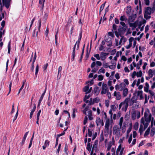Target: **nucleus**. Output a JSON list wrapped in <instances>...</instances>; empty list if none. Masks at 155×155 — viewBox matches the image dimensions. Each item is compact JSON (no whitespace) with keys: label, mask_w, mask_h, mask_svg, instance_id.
Returning <instances> with one entry per match:
<instances>
[{"label":"nucleus","mask_w":155,"mask_h":155,"mask_svg":"<svg viewBox=\"0 0 155 155\" xmlns=\"http://www.w3.org/2000/svg\"><path fill=\"white\" fill-rule=\"evenodd\" d=\"M155 10V4L153 5L151 8L150 7L145 8L144 13V18L146 19H148L151 18L150 15L152 13H153Z\"/></svg>","instance_id":"obj_1"},{"label":"nucleus","mask_w":155,"mask_h":155,"mask_svg":"<svg viewBox=\"0 0 155 155\" xmlns=\"http://www.w3.org/2000/svg\"><path fill=\"white\" fill-rule=\"evenodd\" d=\"M130 100L129 98H127L122 102H121L119 106L118 109L120 110L121 108V110L126 112L128 106V102Z\"/></svg>","instance_id":"obj_2"},{"label":"nucleus","mask_w":155,"mask_h":155,"mask_svg":"<svg viewBox=\"0 0 155 155\" xmlns=\"http://www.w3.org/2000/svg\"><path fill=\"white\" fill-rule=\"evenodd\" d=\"M145 121L150 122L151 120V114H150V110L148 109H146L144 114Z\"/></svg>","instance_id":"obj_3"},{"label":"nucleus","mask_w":155,"mask_h":155,"mask_svg":"<svg viewBox=\"0 0 155 155\" xmlns=\"http://www.w3.org/2000/svg\"><path fill=\"white\" fill-rule=\"evenodd\" d=\"M121 128L119 127L117 125L114 126L113 130V134L114 135H116V136L119 137L121 136L120 134V129Z\"/></svg>","instance_id":"obj_4"},{"label":"nucleus","mask_w":155,"mask_h":155,"mask_svg":"<svg viewBox=\"0 0 155 155\" xmlns=\"http://www.w3.org/2000/svg\"><path fill=\"white\" fill-rule=\"evenodd\" d=\"M110 120L107 119L106 120L105 125L104 132L105 135H108L109 131Z\"/></svg>","instance_id":"obj_5"},{"label":"nucleus","mask_w":155,"mask_h":155,"mask_svg":"<svg viewBox=\"0 0 155 155\" xmlns=\"http://www.w3.org/2000/svg\"><path fill=\"white\" fill-rule=\"evenodd\" d=\"M127 28V26H120L119 28L118 29V31H119V33L124 34Z\"/></svg>","instance_id":"obj_6"},{"label":"nucleus","mask_w":155,"mask_h":155,"mask_svg":"<svg viewBox=\"0 0 155 155\" xmlns=\"http://www.w3.org/2000/svg\"><path fill=\"white\" fill-rule=\"evenodd\" d=\"M108 90V88L107 87V84H104L103 83L102 84V91H101V94H105L107 92V91Z\"/></svg>","instance_id":"obj_7"},{"label":"nucleus","mask_w":155,"mask_h":155,"mask_svg":"<svg viewBox=\"0 0 155 155\" xmlns=\"http://www.w3.org/2000/svg\"><path fill=\"white\" fill-rule=\"evenodd\" d=\"M109 53H104L103 52H101L100 54V59L102 61H104L107 58V56L108 55Z\"/></svg>","instance_id":"obj_8"},{"label":"nucleus","mask_w":155,"mask_h":155,"mask_svg":"<svg viewBox=\"0 0 155 155\" xmlns=\"http://www.w3.org/2000/svg\"><path fill=\"white\" fill-rule=\"evenodd\" d=\"M10 1L11 0H2L3 5H4L7 8H8L9 7Z\"/></svg>","instance_id":"obj_9"},{"label":"nucleus","mask_w":155,"mask_h":155,"mask_svg":"<svg viewBox=\"0 0 155 155\" xmlns=\"http://www.w3.org/2000/svg\"><path fill=\"white\" fill-rule=\"evenodd\" d=\"M114 96L116 97L117 100H120L121 98V96L120 92L115 91L114 94Z\"/></svg>","instance_id":"obj_10"},{"label":"nucleus","mask_w":155,"mask_h":155,"mask_svg":"<svg viewBox=\"0 0 155 155\" xmlns=\"http://www.w3.org/2000/svg\"><path fill=\"white\" fill-rule=\"evenodd\" d=\"M46 88H45V91L44 92V93L42 94L41 96L40 97V98L38 101V106H37V107H39V106L40 105V104L43 99V98L44 97V96L45 93V92H46Z\"/></svg>","instance_id":"obj_11"},{"label":"nucleus","mask_w":155,"mask_h":155,"mask_svg":"<svg viewBox=\"0 0 155 155\" xmlns=\"http://www.w3.org/2000/svg\"><path fill=\"white\" fill-rule=\"evenodd\" d=\"M137 15L136 14H133L132 15L130 16L128 18L129 21L131 22H133L136 17Z\"/></svg>","instance_id":"obj_12"},{"label":"nucleus","mask_w":155,"mask_h":155,"mask_svg":"<svg viewBox=\"0 0 155 155\" xmlns=\"http://www.w3.org/2000/svg\"><path fill=\"white\" fill-rule=\"evenodd\" d=\"M148 75L150 77L152 78L155 73V70H153L151 69H150L148 71Z\"/></svg>","instance_id":"obj_13"},{"label":"nucleus","mask_w":155,"mask_h":155,"mask_svg":"<svg viewBox=\"0 0 155 155\" xmlns=\"http://www.w3.org/2000/svg\"><path fill=\"white\" fill-rule=\"evenodd\" d=\"M119 91H122L126 88V85L124 83H121L119 85Z\"/></svg>","instance_id":"obj_14"},{"label":"nucleus","mask_w":155,"mask_h":155,"mask_svg":"<svg viewBox=\"0 0 155 155\" xmlns=\"http://www.w3.org/2000/svg\"><path fill=\"white\" fill-rule=\"evenodd\" d=\"M97 144L98 141L97 140H96L95 141L92 147V149H94L95 153L97 152Z\"/></svg>","instance_id":"obj_15"},{"label":"nucleus","mask_w":155,"mask_h":155,"mask_svg":"<svg viewBox=\"0 0 155 155\" xmlns=\"http://www.w3.org/2000/svg\"><path fill=\"white\" fill-rule=\"evenodd\" d=\"M123 91V96L124 97H126L127 94H128V90L127 88H126L122 90Z\"/></svg>","instance_id":"obj_16"},{"label":"nucleus","mask_w":155,"mask_h":155,"mask_svg":"<svg viewBox=\"0 0 155 155\" xmlns=\"http://www.w3.org/2000/svg\"><path fill=\"white\" fill-rule=\"evenodd\" d=\"M28 131L26 132L24 134L23 138L22 139V140L21 142V144L22 145H23L25 143V140L26 138V137L28 135Z\"/></svg>","instance_id":"obj_17"},{"label":"nucleus","mask_w":155,"mask_h":155,"mask_svg":"<svg viewBox=\"0 0 155 155\" xmlns=\"http://www.w3.org/2000/svg\"><path fill=\"white\" fill-rule=\"evenodd\" d=\"M87 116L88 117V118L89 120H92L93 119L92 117V113L91 110H89L88 111Z\"/></svg>","instance_id":"obj_18"},{"label":"nucleus","mask_w":155,"mask_h":155,"mask_svg":"<svg viewBox=\"0 0 155 155\" xmlns=\"http://www.w3.org/2000/svg\"><path fill=\"white\" fill-rule=\"evenodd\" d=\"M144 128L143 127L142 125H140V128L139 129V132L140 133V135H141L142 133L145 130Z\"/></svg>","instance_id":"obj_19"},{"label":"nucleus","mask_w":155,"mask_h":155,"mask_svg":"<svg viewBox=\"0 0 155 155\" xmlns=\"http://www.w3.org/2000/svg\"><path fill=\"white\" fill-rule=\"evenodd\" d=\"M82 32L81 31L79 35V38H78V40L77 41V43H78V48L79 45L80 43L82 37Z\"/></svg>","instance_id":"obj_20"},{"label":"nucleus","mask_w":155,"mask_h":155,"mask_svg":"<svg viewBox=\"0 0 155 155\" xmlns=\"http://www.w3.org/2000/svg\"><path fill=\"white\" fill-rule=\"evenodd\" d=\"M89 85H87V86H86L83 89V91L84 92L86 93V94L88 93L89 92H88L89 91Z\"/></svg>","instance_id":"obj_21"},{"label":"nucleus","mask_w":155,"mask_h":155,"mask_svg":"<svg viewBox=\"0 0 155 155\" xmlns=\"http://www.w3.org/2000/svg\"><path fill=\"white\" fill-rule=\"evenodd\" d=\"M149 87L148 84L147 82H146L145 83V86L144 87V90L146 92H148V91Z\"/></svg>","instance_id":"obj_22"},{"label":"nucleus","mask_w":155,"mask_h":155,"mask_svg":"<svg viewBox=\"0 0 155 155\" xmlns=\"http://www.w3.org/2000/svg\"><path fill=\"white\" fill-rule=\"evenodd\" d=\"M91 147L92 145H91L90 143H88L87 145L86 149L89 152H90L91 150Z\"/></svg>","instance_id":"obj_23"},{"label":"nucleus","mask_w":155,"mask_h":155,"mask_svg":"<svg viewBox=\"0 0 155 155\" xmlns=\"http://www.w3.org/2000/svg\"><path fill=\"white\" fill-rule=\"evenodd\" d=\"M129 26L131 27H132V30L136 28L137 26V25L135 23H130Z\"/></svg>","instance_id":"obj_24"},{"label":"nucleus","mask_w":155,"mask_h":155,"mask_svg":"<svg viewBox=\"0 0 155 155\" xmlns=\"http://www.w3.org/2000/svg\"><path fill=\"white\" fill-rule=\"evenodd\" d=\"M121 149H122L121 145V144H120L119 145L118 148L117 149V150H116V155H118L119 151H120Z\"/></svg>","instance_id":"obj_25"},{"label":"nucleus","mask_w":155,"mask_h":155,"mask_svg":"<svg viewBox=\"0 0 155 155\" xmlns=\"http://www.w3.org/2000/svg\"><path fill=\"white\" fill-rule=\"evenodd\" d=\"M150 130V129L149 128H148L145 131L144 134V136L145 137H146L149 134Z\"/></svg>","instance_id":"obj_26"},{"label":"nucleus","mask_w":155,"mask_h":155,"mask_svg":"<svg viewBox=\"0 0 155 155\" xmlns=\"http://www.w3.org/2000/svg\"><path fill=\"white\" fill-rule=\"evenodd\" d=\"M120 20L121 21H126L127 20V18L124 15L121 16Z\"/></svg>","instance_id":"obj_27"},{"label":"nucleus","mask_w":155,"mask_h":155,"mask_svg":"<svg viewBox=\"0 0 155 155\" xmlns=\"http://www.w3.org/2000/svg\"><path fill=\"white\" fill-rule=\"evenodd\" d=\"M123 117H121L120 118L119 122V125L120 128H121L122 124L123 122Z\"/></svg>","instance_id":"obj_28"},{"label":"nucleus","mask_w":155,"mask_h":155,"mask_svg":"<svg viewBox=\"0 0 155 155\" xmlns=\"http://www.w3.org/2000/svg\"><path fill=\"white\" fill-rule=\"evenodd\" d=\"M38 23L39 26H38V31H37V34H36L37 36V34H38V32H40V28H41V20H38Z\"/></svg>","instance_id":"obj_29"},{"label":"nucleus","mask_w":155,"mask_h":155,"mask_svg":"<svg viewBox=\"0 0 155 155\" xmlns=\"http://www.w3.org/2000/svg\"><path fill=\"white\" fill-rule=\"evenodd\" d=\"M114 33L116 36L118 38L119 37V36L121 37L122 36V35H123L122 34H120V33H119V31H116V32H114Z\"/></svg>","instance_id":"obj_30"},{"label":"nucleus","mask_w":155,"mask_h":155,"mask_svg":"<svg viewBox=\"0 0 155 155\" xmlns=\"http://www.w3.org/2000/svg\"><path fill=\"white\" fill-rule=\"evenodd\" d=\"M136 112L134 111L132 114V118L133 120H134L135 119L136 116Z\"/></svg>","instance_id":"obj_31"},{"label":"nucleus","mask_w":155,"mask_h":155,"mask_svg":"<svg viewBox=\"0 0 155 155\" xmlns=\"http://www.w3.org/2000/svg\"><path fill=\"white\" fill-rule=\"evenodd\" d=\"M94 92L95 94H97L99 92L98 91V87H95L94 89Z\"/></svg>","instance_id":"obj_32"},{"label":"nucleus","mask_w":155,"mask_h":155,"mask_svg":"<svg viewBox=\"0 0 155 155\" xmlns=\"http://www.w3.org/2000/svg\"><path fill=\"white\" fill-rule=\"evenodd\" d=\"M68 128V127H67L65 130H64V131L62 133H61V134H58L57 135V137H58V138L60 136H61L62 135H64L65 134V133L64 132L65 131L67 130Z\"/></svg>","instance_id":"obj_33"},{"label":"nucleus","mask_w":155,"mask_h":155,"mask_svg":"<svg viewBox=\"0 0 155 155\" xmlns=\"http://www.w3.org/2000/svg\"><path fill=\"white\" fill-rule=\"evenodd\" d=\"M142 73L141 71H140L139 72L136 73V75L137 77H141L142 75Z\"/></svg>","instance_id":"obj_34"},{"label":"nucleus","mask_w":155,"mask_h":155,"mask_svg":"<svg viewBox=\"0 0 155 155\" xmlns=\"http://www.w3.org/2000/svg\"><path fill=\"white\" fill-rule=\"evenodd\" d=\"M105 72V69L103 68H101L99 70V71H98V74H101V73H103V74H104Z\"/></svg>","instance_id":"obj_35"},{"label":"nucleus","mask_w":155,"mask_h":155,"mask_svg":"<svg viewBox=\"0 0 155 155\" xmlns=\"http://www.w3.org/2000/svg\"><path fill=\"white\" fill-rule=\"evenodd\" d=\"M106 2L103 4L100 7V14L101 13V12L103 10L105 4Z\"/></svg>","instance_id":"obj_36"},{"label":"nucleus","mask_w":155,"mask_h":155,"mask_svg":"<svg viewBox=\"0 0 155 155\" xmlns=\"http://www.w3.org/2000/svg\"><path fill=\"white\" fill-rule=\"evenodd\" d=\"M64 152H65L66 155H68V146L66 144L64 149Z\"/></svg>","instance_id":"obj_37"},{"label":"nucleus","mask_w":155,"mask_h":155,"mask_svg":"<svg viewBox=\"0 0 155 155\" xmlns=\"http://www.w3.org/2000/svg\"><path fill=\"white\" fill-rule=\"evenodd\" d=\"M94 104V100H92V98H91L90 99V101H89L88 102V105H93Z\"/></svg>","instance_id":"obj_38"},{"label":"nucleus","mask_w":155,"mask_h":155,"mask_svg":"<svg viewBox=\"0 0 155 155\" xmlns=\"http://www.w3.org/2000/svg\"><path fill=\"white\" fill-rule=\"evenodd\" d=\"M149 98V97L147 96V94L145 95V101L144 104H146L148 102V100Z\"/></svg>","instance_id":"obj_39"},{"label":"nucleus","mask_w":155,"mask_h":155,"mask_svg":"<svg viewBox=\"0 0 155 155\" xmlns=\"http://www.w3.org/2000/svg\"><path fill=\"white\" fill-rule=\"evenodd\" d=\"M18 107L17 111L16 113V114L14 118V119H13V122H14V121L16 120V119H17V117H18Z\"/></svg>","instance_id":"obj_40"},{"label":"nucleus","mask_w":155,"mask_h":155,"mask_svg":"<svg viewBox=\"0 0 155 155\" xmlns=\"http://www.w3.org/2000/svg\"><path fill=\"white\" fill-rule=\"evenodd\" d=\"M75 51H74V50H73L72 54V58L71 59V60L72 61H73L74 60V57H75Z\"/></svg>","instance_id":"obj_41"},{"label":"nucleus","mask_w":155,"mask_h":155,"mask_svg":"<svg viewBox=\"0 0 155 155\" xmlns=\"http://www.w3.org/2000/svg\"><path fill=\"white\" fill-rule=\"evenodd\" d=\"M150 122H148V121H146V122H144L143 124L144 125V128L145 129H146L147 128V127L149 125V124Z\"/></svg>","instance_id":"obj_42"},{"label":"nucleus","mask_w":155,"mask_h":155,"mask_svg":"<svg viewBox=\"0 0 155 155\" xmlns=\"http://www.w3.org/2000/svg\"><path fill=\"white\" fill-rule=\"evenodd\" d=\"M118 26L116 25L115 24H114L113 25L112 28L113 30L114 31V32H116L117 31V29Z\"/></svg>","instance_id":"obj_43"},{"label":"nucleus","mask_w":155,"mask_h":155,"mask_svg":"<svg viewBox=\"0 0 155 155\" xmlns=\"http://www.w3.org/2000/svg\"><path fill=\"white\" fill-rule=\"evenodd\" d=\"M4 17V13L1 12H0V21Z\"/></svg>","instance_id":"obj_44"},{"label":"nucleus","mask_w":155,"mask_h":155,"mask_svg":"<svg viewBox=\"0 0 155 155\" xmlns=\"http://www.w3.org/2000/svg\"><path fill=\"white\" fill-rule=\"evenodd\" d=\"M45 1V0H39V4L41 5L42 7H44Z\"/></svg>","instance_id":"obj_45"},{"label":"nucleus","mask_w":155,"mask_h":155,"mask_svg":"<svg viewBox=\"0 0 155 155\" xmlns=\"http://www.w3.org/2000/svg\"><path fill=\"white\" fill-rule=\"evenodd\" d=\"M39 70V66L37 64L36 67L35 75L37 76L38 72Z\"/></svg>","instance_id":"obj_46"},{"label":"nucleus","mask_w":155,"mask_h":155,"mask_svg":"<svg viewBox=\"0 0 155 155\" xmlns=\"http://www.w3.org/2000/svg\"><path fill=\"white\" fill-rule=\"evenodd\" d=\"M93 100H94V103H97L100 101V99H99V98L98 97H97L96 98H95L94 99H93Z\"/></svg>","instance_id":"obj_47"},{"label":"nucleus","mask_w":155,"mask_h":155,"mask_svg":"<svg viewBox=\"0 0 155 155\" xmlns=\"http://www.w3.org/2000/svg\"><path fill=\"white\" fill-rule=\"evenodd\" d=\"M98 80L99 81H101L104 78L103 76L101 74L99 75L98 76Z\"/></svg>","instance_id":"obj_48"},{"label":"nucleus","mask_w":155,"mask_h":155,"mask_svg":"<svg viewBox=\"0 0 155 155\" xmlns=\"http://www.w3.org/2000/svg\"><path fill=\"white\" fill-rule=\"evenodd\" d=\"M121 39H122V41L123 42V44H124L126 41H127V38H126L124 37L122 35V36L121 37Z\"/></svg>","instance_id":"obj_49"},{"label":"nucleus","mask_w":155,"mask_h":155,"mask_svg":"<svg viewBox=\"0 0 155 155\" xmlns=\"http://www.w3.org/2000/svg\"><path fill=\"white\" fill-rule=\"evenodd\" d=\"M155 133V129H152L151 131L150 136L151 137L153 136Z\"/></svg>","instance_id":"obj_50"},{"label":"nucleus","mask_w":155,"mask_h":155,"mask_svg":"<svg viewBox=\"0 0 155 155\" xmlns=\"http://www.w3.org/2000/svg\"><path fill=\"white\" fill-rule=\"evenodd\" d=\"M48 14L47 13H46L43 17V18L45 19L44 21H45L48 18Z\"/></svg>","instance_id":"obj_51"},{"label":"nucleus","mask_w":155,"mask_h":155,"mask_svg":"<svg viewBox=\"0 0 155 155\" xmlns=\"http://www.w3.org/2000/svg\"><path fill=\"white\" fill-rule=\"evenodd\" d=\"M88 118L87 116H85L84 117V124L85 125L87 123Z\"/></svg>","instance_id":"obj_52"},{"label":"nucleus","mask_w":155,"mask_h":155,"mask_svg":"<svg viewBox=\"0 0 155 155\" xmlns=\"http://www.w3.org/2000/svg\"><path fill=\"white\" fill-rule=\"evenodd\" d=\"M139 5H140V10L139 12V14H140L142 13V7L141 6L140 1V0H139Z\"/></svg>","instance_id":"obj_53"},{"label":"nucleus","mask_w":155,"mask_h":155,"mask_svg":"<svg viewBox=\"0 0 155 155\" xmlns=\"http://www.w3.org/2000/svg\"><path fill=\"white\" fill-rule=\"evenodd\" d=\"M94 56L97 59L100 60V57L99 54H94Z\"/></svg>","instance_id":"obj_54"},{"label":"nucleus","mask_w":155,"mask_h":155,"mask_svg":"<svg viewBox=\"0 0 155 155\" xmlns=\"http://www.w3.org/2000/svg\"><path fill=\"white\" fill-rule=\"evenodd\" d=\"M132 139V134L130 135L128 140V142L129 143H130Z\"/></svg>","instance_id":"obj_55"},{"label":"nucleus","mask_w":155,"mask_h":155,"mask_svg":"<svg viewBox=\"0 0 155 155\" xmlns=\"http://www.w3.org/2000/svg\"><path fill=\"white\" fill-rule=\"evenodd\" d=\"M36 108V105L35 104H33V109H32L31 112L32 113H34V112L35 111Z\"/></svg>","instance_id":"obj_56"},{"label":"nucleus","mask_w":155,"mask_h":155,"mask_svg":"<svg viewBox=\"0 0 155 155\" xmlns=\"http://www.w3.org/2000/svg\"><path fill=\"white\" fill-rule=\"evenodd\" d=\"M49 141L48 140H46L45 141V143L44 145L46 146H49Z\"/></svg>","instance_id":"obj_57"},{"label":"nucleus","mask_w":155,"mask_h":155,"mask_svg":"<svg viewBox=\"0 0 155 155\" xmlns=\"http://www.w3.org/2000/svg\"><path fill=\"white\" fill-rule=\"evenodd\" d=\"M105 104L106 107H108L109 106V101L108 100L105 101Z\"/></svg>","instance_id":"obj_58"},{"label":"nucleus","mask_w":155,"mask_h":155,"mask_svg":"<svg viewBox=\"0 0 155 155\" xmlns=\"http://www.w3.org/2000/svg\"><path fill=\"white\" fill-rule=\"evenodd\" d=\"M90 97V95L87 96L86 95L84 97V101H85V100H87Z\"/></svg>","instance_id":"obj_59"},{"label":"nucleus","mask_w":155,"mask_h":155,"mask_svg":"<svg viewBox=\"0 0 155 155\" xmlns=\"http://www.w3.org/2000/svg\"><path fill=\"white\" fill-rule=\"evenodd\" d=\"M115 76L116 79L117 80H118L120 78L119 74L118 73H116L115 74Z\"/></svg>","instance_id":"obj_60"},{"label":"nucleus","mask_w":155,"mask_h":155,"mask_svg":"<svg viewBox=\"0 0 155 155\" xmlns=\"http://www.w3.org/2000/svg\"><path fill=\"white\" fill-rule=\"evenodd\" d=\"M92 134V131L91 130H90L89 129H88V136L90 137H91Z\"/></svg>","instance_id":"obj_61"},{"label":"nucleus","mask_w":155,"mask_h":155,"mask_svg":"<svg viewBox=\"0 0 155 155\" xmlns=\"http://www.w3.org/2000/svg\"><path fill=\"white\" fill-rule=\"evenodd\" d=\"M145 4L147 5H149L150 4L149 0H144Z\"/></svg>","instance_id":"obj_62"},{"label":"nucleus","mask_w":155,"mask_h":155,"mask_svg":"<svg viewBox=\"0 0 155 155\" xmlns=\"http://www.w3.org/2000/svg\"><path fill=\"white\" fill-rule=\"evenodd\" d=\"M103 66L104 68H107L109 67V66L108 65L107 63L106 62H104L103 63Z\"/></svg>","instance_id":"obj_63"},{"label":"nucleus","mask_w":155,"mask_h":155,"mask_svg":"<svg viewBox=\"0 0 155 155\" xmlns=\"http://www.w3.org/2000/svg\"><path fill=\"white\" fill-rule=\"evenodd\" d=\"M96 63L97 65L99 66H101L102 65L101 62L99 61H97Z\"/></svg>","instance_id":"obj_64"}]
</instances>
